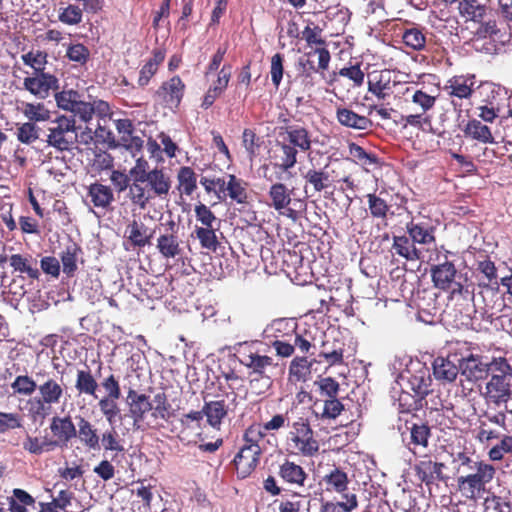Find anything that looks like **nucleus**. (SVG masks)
Wrapping results in <instances>:
<instances>
[{
  "label": "nucleus",
  "instance_id": "nucleus-1",
  "mask_svg": "<svg viewBox=\"0 0 512 512\" xmlns=\"http://www.w3.org/2000/svg\"><path fill=\"white\" fill-rule=\"evenodd\" d=\"M481 392L486 404L499 407L512 399V365L505 357H493L492 372Z\"/></svg>",
  "mask_w": 512,
  "mask_h": 512
},
{
  "label": "nucleus",
  "instance_id": "nucleus-2",
  "mask_svg": "<svg viewBox=\"0 0 512 512\" xmlns=\"http://www.w3.org/2000/svg\"><path fill=\"white\" fill-rule=\"evenodd\" d=\"M136 189L134 184L130 185L128 198L131 203L145 210L151 200L156 197L165 199L171 189V178L163 168H154L151 172L137 182Z\"/></svg>",
  "mask_w": 512,
  "mask_h": 512
},
{
  "label": "nucleus",
  "instance_id": "nucleus-3",
  "mask_svg": "<svg viewBox=\"0 0 512 512\" xmlns=\"http://www.w3.org/2000/svg\"><path fill=\"white\" fill-rule=\"evenodd\" d=\"M287 450L296 456L312 458L320 450V443L311 428L309 421L305 418H298L293 422L291 430L286 438Z\"/></svg>",
  "mask_w": 512,
  "mask_h": 512
},
{
  "label": "nucleus",
  "instance_id": "nucleus-4",
  "mask_svg": "<svg viewBox=\"0 0 512 512\" xmlns=\"http://www.w3.org/2000/svg\"><path fill=\"white\" fill-rule=\"evenodd\" d=\"M46 143L59 152H70L77 147L78 131L74 117L58 116L50 121Z\"/></svg>",
  "mask_w": 512,
  "mask_h": 512
},
{
  "label": "nucleus",
  "instance_id": "nucleus-5",
  "mask_svg": "<svg viewBox=\"0 0 512 512\" xmlns=\"http://www.w3.org/2000/svg\"><path fill=\"white\" fill-rule=\"evenodd\" d=\"M234 349L240 364L249 370V375L263 378L269 368L277 366L274 359L265 354V349L259 341L240 342Z\"/></svg>",
  "mask_w": 512,
  "mask_h": 512
},
{
  "label": "nucleus",
  "instance_id": "nucleus-6",
  "mask_svg": "<svg viewBox=\"0 0 512 512\" xmlns=\"http://www.w3.org/2000/svg\"><path fill=\"white\" fill-rule=\"evenodd\" d=\"M496 473L493 465L486 462L479 463L475 470H471L457 478L458 489L467 499L481 498L486 491V485L492 481Z\"/></svg>",
  "mask_w": 512,
  "mask_h": 512
},
{
  "label": "nucleus",
  "instance_id": "nucleus-7",
  "mask_svg": "<svg viewBox=\"0 0 512 512\" xmlns=\"http://www.w3.org/2000/svg\"><path fill=\"white\" fill-rule=\"evenodd\" d=\"M293 191L285 184L276 182L270 186L268 196L270 207L295 221L305 212L307 204L304 199L292 198Z\"/></svg>",
  "mask_w": 512,
  "mask_h": 512
},
{
  "label": "nucleus",
  "instance_id": "nucleus-8",
  "mask_svg": "<svg viewBox=\"0 0 512 512\" xmlns=\"http://www.w3.org/2000/svg\"><path fill=\"white\" fill-rule=\"evenodd\" d=\"M460 373L469 382H479L488 378L492 372L493 358L489 363L483 362V357L471 352L466 343L462 344L458 349Z\"/></svg>",
  "mask_w": 512,
  "mask_h": 512
},
{
  "label": "nucleus",
  "instance_id": "nucleus-9",
  "mask_svg": "<svg viewBox=\"0 0 512 512\" xmlns=\"http://www.w3.org/2000/svg\"><path fill=\"white\" fill-rule=\"evenodd\" d=\"M322 33V28L308 20L307 25L301 32V38L305 40L307 46L311 49L306 55L311 56L312 54H317L318 68L325 71L329 67L331 55L327 49V42Z\"/></svg>",
  "mask_w": 512,
  "mask_h": 512
},
{
  "label": "nucleus",
  "instance_id": "nucleus-10",
  "mask_svg": "<svg viewBox=\"0 0 512 512\" xmlns=\"http://www.w3.org/2000/svg\"><path fill=\"white\" fill-rule=\"evenodd\" d=\"M457 270L455 265L450 261L435 265L431 269L432 281L436 288L441 290H451V297L455 295H462L464 292L468 293V289L455 281Z\"/></svg>",
  "mask_w": 512,
  "mask_h": 512
},
{
  "label": "nucleus",
  "instance_id": "nucleus-11",
  "mask_svg": "<svg viewBox=\"0 0 512 512\" xmlns=\"http://www.w3.org/2000/svg\"><path fill=\"white\" fill-rule=\"evenodd\" d=\"M23 87L37 99L44 100L59 89L58 78L48 72L33 73L25 77Z\"/></svg>",
  "mask_w": 512,
  "mask_h": 512
},
{
  "label": "nucleus",
  "instance_id": "nucleus-12",
  "mask_svg": "<svg viewBox=\"0 0 512 512\" xmlns=\"http://www.w3.org/2000/svg\"><path fill=\"white\" fill-rule=\"evenodd\" d=\"M186 85L178 75H174L167 81H164L160 87L156 90L155 96L160 102L171 110L178 109L184 93Z\"/></svg>",
  "mask_w": 512,
  "mask_h": 512
},
{
  "label": "nucleus",
  "instance_id": "nucleus-13",
  "mask_svg": "<svg viewBox=\"0 0 512 512\" xmlns=\"http://www.w3.org/2000/svg\"><path fill=\"white\" fill-rule=\"evenodd\" d=\"M156 248L163 258H176L182 254L181 240L178 235V227L173 220L167 223L164 232L157 238Z\"/></svg>",
  "mask_w": 512,
  "mask_h": 512
},
{
  "label": "nucleus",
  "instance_id": "nucleus-14",
  "mask_svg": "<svg viewBox=\"0 0 512 512\" xmlns=\"http://www.w3.org/2000/svg\"><path fill=\"white\" fill-rule=\"evenodd\" d=\"M458 353H449L446 357L438 356L432 363V374L440 384L453 383L460 373Z\"/></svg>",
  "mask_w": 512,
  "mask_h": 512
},
{
  "label": "nucleus",
  "instance_id": "nucleus-15",
  "mask_svg": "<svg viewBox=\"0 0 512 512\" xmlns=\"http://www.w3.org/2000/svg\"><path fill=\"white\" fill-rule=\"evenodd\" d=\"M409 383L411 389L415 392L418 399H414L412 397L413 402L406 406V404L403 401H406V398L411 396L409 394L401 396L399 398L401 412H411L412 410H417L420 406V401L430 391L431 379L427 372L424 370H420L417 373L411 375V377L409 378Z\"/></svg>",
  "mask_w": 512,
  "mask_h": 512
},
{
  "label": "nucleus",
  "instance_id": "nucleus-16",
  "mask_svg": "<svg viewBox=\"0 0 512 512\" xmlns=\"http://www.w3.org/2000/svg\"><path fill=\"white\" fill-rule=\"evenodd\" d=\"M475 90V75H455L447 80L444 91L452 98L451 104L457 107L456 99H469Z\"/></svg>",
  "mask_w": 512,
  "mask_h": 512
},
{
  "label": "nucleus",
  "instance_id": "nucleus-17",
  "mask_svg": "<svg viewBox=\"0 0 512 512\" xmlns=\"http://www.w3.org/2000/svg\"><path fill=\"white\" fill-rule=\"evenodd\" d=\"M50 431L53 435L54 449L67 447L68 443L77 436L76 426L69 415L54 416L50 422Z\"/></svg>",
  "mask_w": 512,
  "mask_h": 512
},
{
  "label": "nucleus",
  "instance_id": "nucleus-18",
  "mask_svg": "<svg viewBox=\"0 0 512 512\" xmlns=\"http://www.w3.org/2000/svg\"><path fill=\"white\" fill-rule=\"evenodd\" d=\"M368 92L378 100H385L393 93L396 82L392 80V73L388 69L374 71L368 75Z\"/></svg>",
  "mask_w": 512,
  "mask_h": 512
},
{
  "label": "nucleus",
  "instance_id": "nucleus-19",
  "mask_svg": "<svg viewBox=\"0 0 512 512\" xmlns=\"http://www.w3.org/2000/svg\"><path fill=\"white\" fill-rule=\"evenodd\" d=\"M262 449L241 447L233 459L237 477L245 479L252 474L259 464Z\"/></svg>",
  "mask_w": 512,
  "mask_h": 512
},
{
  "label": "nucleus",
  "instance_id": "nucleus-20",
  "mask_svg": "<svg viewBox=\"0 0 512 512\" xmlns=\"http://www.w3.org/2000/svg\"><path fill=\"white\" fill-rule=\"evenodd\" d=\"M37 378L43 379V382L38 385L39 397L48 402L51 406L59 404L65 395V386L63 383L50 378L49 373L46 371H39L36 373Z\"/></svg>",
  "mask_w": 512,
  "mask_h": 512
},
{
  "label": "nucleus",
  "instance_id": "nucleus-21",
  "mask_svg": "<svg viewBox=\"0 0 512 512\" xmlns=\"http://www.w3.org/2000/svg\"><path fill=\"white\" fill-rule=\"evenodd\" d=\"M127 404L129 407V416L133 420V425H139L142 423L146 414L153 408L149 396L144 393H138L133 388H130L127 392Z\"/></svg>",
  "mask_w": 512,
  "mask_h": 512
},
{
  "label": "nucleus",
  "instance_id": "nucleus-22",
  "mask_svg": "<svg viewBox=\"0 0 512 512\" xmlns=\"http://www.w3.org/2000/svg\"><path fill=\"white\" fill-rule=\"evenodd\" d=\"M494 284L496 287H492L491 284H479L481 288L479 296L483 302V307L481 308L490 317L501 312L505 306L504 296L499 291L498 282L495 281Z\"/></svg>",
  "mask_w": 512,
  "mask_h": 512
},
{
  "label": "nucleus",
  "instance_id": "nucleus-23",
  "mask_svg": "<svg viewBox=\"0 0 512 512\" xmlns=\"http://www.w3.org/2000/svg\"><path fill=\"white\" fill-rule=\"evenodd\" d=\"M408 236L417 245H432L436 242L435 227L428 221L411 219L406 223Z\"/></svg>",
  "mask_w": 512,
  "mask_h": 512
},
{
  "label": "nucleus",
  "instance_id": "nucleus-24",
  "mask_svg": "<svg viewBox=\"0 0 512 512\" xmlns=\"http://www.w3.org/2000/svg\"><path fill=\"white\" fill-rule=\"evenodd\" d=\"M445 464L441 462H434L428 456L421 459L415 466V471L418 478L426 485L434 484L436 481H443V469Z\"/></svg>",
  "mask_w": 512,
  "mask_h": 512
},
{
  "label": "nucleus",
  "instance_id": "nucleus-25",
  "mask_svg": "<svg viewBox=\"0 0 512 512\" xmlns=\"http://www.w3.org/2000/svg\"><path fill=\"white\" fill-rule=\"evenodd\" d=\"M278 476L284 483L298 488L304 487L308 479V473L304 468L289 459H285L279 465Z\"/></svg>",
  "mask_w": 512,
  "mask_h": 512
},
{
  "label": "nucleus",
  "instance_id": "nucleus-26",
  "mask_svg": "<svg viewBox=\"0 0 512 512\" xmlns=\"http://www.w3.org/2000/svg\"><path fill=\"white\" fill-rule=\"evenodd\" d=\"M281 130L286 134L284 140L293 145L295 149L301 152L311 150L312 135L306 127L301 125H286L281 127Z\"/></svg>",
  "mask_w": 512,
  "mask_h": 512
},
{
  "label": "nucleus",
  "instance_id": "nucleus-27",
  "mask_svg": "<svg viewBox=\"0 0 512 512\" xmlns=\"http://www.w3.org/2000/svg\"><path fill=\"white\" fill-rule=\"evenodd\" d=\"M336 119L340 125L353 130H368L373 126L372 120L368 117L342 106L336 109Z\"/></svg>",
  "mask_w": 512,
  "mask_h": 512
},
{
  "label": "nucleus",
  "instance_id": "nucleus-28",
  "mask_svg": "<svg viewBox=\"0 0 512 512\" xmlns=\"http://www.w3.org/2000/svg\"><path fill=\"white\" fill-rule=\"evenodd\" d=\"M77 421V436L80 442L89 450H96L100 448V437L94 425L85 417L76 416Z\"/></svg>",
  "mask_w": 512,
  "mask_h": 512
},
{
  "label": "nucleus",
  "instance_id": "nucleus-29",
  "mask_svg": "<svg viewBox=\"0 0 512 512\" xmlns=\"http://www.w3.org/2000/svg\"><path fill=\"white\" fill-rule=\"evenodd\" d=\"M248 183L234 174L227 175L226 185V199L229 198L231 202L240 205H247L249 203Z\"/></svg>",
  "mask_w": 512,
  "mask_h": 512
},
{
  "label": "nucleus",
  "instance_id": "nucleus-30",
  "mask_svg": "<svg viewBox=\"0 0 512 512\" xmlns=\"http://www.w3.org/2000/svg\"><path fill=\"white\" fill-rule=\"evenodd\" d=\"M322 481L325 490L329 493L347 494L349 478L347 473L340 467H334L329 473L323 476Z\"/></svg>",
  "mask_w": 512,
  "mask_h": 512
},
{
  "label": "nucleus",
  "instance_id": "nucleus-31",
  "mask_svg": "<svg viewBox=\"0 0 512 512\" xmlns=\"http://www.w3.org/2000/svg\"><path fill=\"white\" fill-rule=\"evenodd\" d=\"M125 237L133 247H145L151 243L152 233L141 221H131L125 230Z\"/></svg>",
  "mask_w": 512,
  "mask_h": 512
},
{
  "label": "nucleus",
  "instance_id": "nucleus-32",
  "mask_svg": "<svg viewBox=\"0 0 512 512\" xmlns=\"http://www.w3.org/2000/svg\"><path fill=\"white\" fill-rule=\"evenodd\" d=\"M17 110L33 123L45 122L50 119V111L42 102L17 101Z\"/></svg>",
  "mask_w": 512,
  "mask_h": 512
},
{
  "label": "nucleus",
  "instance_id": "nucleus-33",
  "mask_svg": "<svg viewBox=\"0 0 512 512\" xmlns=\"http://www.w3.org/2000/svg\"><path fill=\"white\" fill-rule=\"evenodd\" d=\"M203 413L207 423L216 430H220L224 418L228 415V405L225 400H214L205 402Z\"/></svg>",
  "mask_w": 512,
  "mask_h": 512
},
{
  "label": "nucleus",
  "instance_id": "nucleus-34",
  "mask_svg": "<svg viewBox=\"0 0 512 512\" xmlns=\"http://www.w3.org/2000/svg\"><path fill=\"white\" fill-rule=\"evenodd\" d=\"M392 249L395 254L403 257L407 261H417L422 258V252L416 247V244L409 236H393Z\"/></svg>",
  "mask_w": 512,
  "mask_h": 512
},
{
  "label": "nucleus",
  "instance_id": "nucleus-35",
  "mask_svg": "<svg viewBox=\"0 0 512 512\" xmlns=\"http://www.w3.org/2000/svg\"><path fill=\"white\" fill-rule=\"evenodd\" d=\"M82 253V248L75 242H71L60 252L62 270L68 278L75 276L78 270L77 261Z\"/></svg>",
  "mask_w": 512,
  "mask_h": 512
},
{
  "label": "nucleus",
  "instance_id": "nucleus-36",
  "mask_svg": "<svg viewBox=\"0 0 512 512\" xmlns=\"http://www.w3.org/2000/svg\"><path fill=\"white\" fill-rule=\"evenodd\" d=\"M88 197L95 207L101 209H108L115 200L111 187L98 182L89 185Z\"/></svg>",
  "mask_w": 512,
  "mask_h": 512
},
{
  "label": "nucleus",
  "instance_id": "nucleus-37",
  "mask_svg": "<svg viewBox=\"0 0 512 512\" xmlns=\"http://www.w3.org/2000/svg\"><path fill=\"white\" fill-rule=\"evenodd\" d=\"M98 388L99 384L88 367H86V369L77 370L75 389L79 395H87L97 398Z\"/></svg>",
  "mask_w": 512,
  "mask_h": 512
},
{
  "label": "nucleus",
  "instance_id": "nucleus-38",
  "mask_svg": "<svg viewBox=\"0 0 512 512\" xmlns=\"http://www.w3.org/2000/svg\"><path fill=\"white\" fill-rule=\"evenodd\" d=\"M9 262L15 272L24 273L30 279L36 280L40 276L37 260L31 255L13 254L9 257Z\"/></svg>",
  "mask_w": 512,
  "mask_h": 512
},
{
  "label": "nucleus",
  "instance_id": "nucleus-39",
  "mask_svg": "<svg viewBox=\"0 0 512 512\" xmlns=\"http://www.w3.org/2000/svg\"><path fill=\"white\" fill-rule=\"evenodd\" d=\"M463 133L466 138H470L480 143H494V137L491 129L477 119L469 120L463 128Z\"/></svg>",
  "mask_w": 512,
  "mask_h": 512
},
{
  "label": "nucleus",
  "instance_id": "nucleus-40",
  "mask_svg": "<svg viewBox=\"0 0 512 512\" xmlns=\"http://www.w3.org/2000/svg\"><path fill=\"white\" fill-rule=\"evenodd\" d=\"M319 357L329 364V366L342 365L344 363V344L337 339L324 340Z\"/></svg>",
  "mask_w": 512,
  "mask_h": 512
},
{
  "label": "nucleus",
  "instance_id": "nucleus-41",
  "mask_svg": "<svg viewBox=\"0 0 512 512\" xmlns=\"http://www.w3.org/2000/svg\"><path fill=\"white\" fill-rule=\"evenodd\" d=\"M276 146L279 148L280 154L275 155L277 161L274 163V167L279 168L282 172H287L296 165L298 150L287 141L277 142Z\"/></svg>",
  "mask_w": 512,
  "mask_h": 512
},
{
  "label": "nucleus",
  "instance_id": "nucleus-42",
  "mask_svg": "<svg viewBox=\"0 0 512 512\" xmlns=\"http://www.w3.org/2000/svg\"><path fill=\"white\" fill-rule=\"evenodd\" d=\"M315 360L309 361L307 357H295L289 365V379L296 382H305L311 376L312 366Z\"/></svg>",
  "mask_w": 512,
  "mask_h": 512
},
{
  "label": "nucleus",
  "instance_id": "nucleus-43",
  "mask_svg": "<svg viewBox=\"0 0 512 512\" xmlns=\"http://www.w3.org/2000/svg\"><path fill=\"white\" fill-rule=\"evenodd\" d=\"M458 10L466 21L481 22L486 14V6L478 0H460Z\"/></svg>",
  "mask_w": 512,
  "mask_h": 512
},
{
  "label": "nucleus",
  "instance_id": "nucleus-44",
  "mask_svg": "<svg viewBox=\"0 0 512 512\" xmlns=\"http://www.w3.org/2000/svg\"><path fill=\"white\" fill-rule=\"evenodd\" d=\"M345 501H322L320 512H352L358 507V498L355 493L343 495Z\"/></svg>",
  "mask_w": 512,
  "mask_h": 512
},
{
  "label": "nucleus",
  "instance_id": "nucleus-45",
  "mask_svg": "<svg viewBox=\"0 0 512 512\" xmlns=\"http://www.w3.org/2000/svg\"><path fill=\"white\" fill-rule=\"evenodd\" d=\"M305 180V190L307 191L308 185H311L314 192H321L330 187V176L324 169H308L303 175Z\"/></svg>",
  "mask_w": 512,
  "mask_h": 512
},
{
  "label": "nucleus",
  "instance_id": "nucleus-46",
  "mask_svg": "<svg viewBox=\"0 0 512 512\" xmlns=\"http://www.w3.org/2000/svg\"><path fill=\"white\" fill-rule=\"evenodd\" d=\"M404 45L414 51L424 50L426 47V34L424 28L412 26L404 29L402 33Z\"/></svg>",
  "mask_w": 512,
  "mask_h": 512
},
{
  "label": "nucleus",
  "instance_id": "nucleus-47",
  "mask_svg": "<svg viewBox=\"0 0 512 512\" xmlns=\"http://www.w3.org/2000/svg\"><path fill=\"white\" fill-rule=\"evenodd\" d=\"M220 226L216 227H195V235L199 240L200 246L203 249H206L211 252H216L218 247L220 246V242L218 241L216 232L219 230Z\"/></svg>",
  "mask_w": 512,
  "mask_h": 512
},
{
  "label": "nucleus",
  "instance_id": "nucleus-48",
  "mask_svg": "<svg viewBox=\"0 0 512 512\" xmlns=\"http://www.w3.org/2000/svg\"><path fill=\"white\" fill-rule=\"evenodd\" d=\"M178 190L187 196H190L197 188V175L189 166H183L177 174Z\"/></svg>",
  "mask_w": 512,
  "mask_h": 512
},
{
  "label": "nucleus",
  "instance_id": "nucleus-49",
  "mask_svg": "<svg viewBox=\"0 0 512 512\" xmlns=\"http://www.w3.org/2000/svg\"><path fill=\"white\" fill-rule=\"evenodd\" d=\"M153 402L155 403V406L152 408V417L168 422L174 415V412L166 393L158 392L155 394Z\"/></svg>",
  "mask_w": 512,
  "mask_h": 512
},
{
  "label": "nucleus",
  "instance_id": "nucleus-50",
  "mask_svg": "<svg viewBox=\"0 0 512 512\" xmlns=\"http://www.w3.org/2000/svg\"><path fill=\"white\" fill-rule=\"evenodd\" d=\"M54 442L47 437L39 438L27 435L23 442V449L33 455H41L44 452L54 450Z\"/></svg>",
  "mask_w": 512,
  "mask_h": 512
},
{
  "label": "nucleus",
  "instance_id": "nucleus-51",
  "mask_svg": "<svg viewBox=\"0 0 512 512\" xmlns=\"http://www.w3.org/2000/svg\"><path fill=\"white\" fill-rule=\"evenodd\" d=\"M363 63L360 61L349 62L347 66H344L338 71V75L349 79L354 87H361L365 81V72L362 69Z\"/></svg>",
  "mask_w": 512,
  "mask_h": 512
},
{
  "label": "nucleus",
  "instance_id": "nucleus-52",
  "mask_svg": "<svg viewBox=\"0 0 512 512\" xmlns=\"http://www.w3.org/2000/svg\"><path fill=\"white\" fill-rule=\"evenodd\" d=\"M319 71L318 66L316 67L313 61L309 59L300 58L298 61V74L297 78L301 80V83L305 88H312L315 85L314 75ZM320 71H322L320 69Z\"/></svg>",
  "mask_w": 512,
  "mask_h": 512
},
{
  "label": "nucleus",
  "instance_id": "nucleus-53",
  "mask_svg": "<svg viewBox=\"0 0 512 512\" xmlns=\"http://www.w3.org/2000/svg\"><path fill=\"white\" fill-rule=\"evenodd\" d=\"M368 209L373 218L385 220L390 211V205L387 201L375 193L366 195Z\"/></svg>",
  "mask_w": 512,
  "mask_h": 512
},
{
  "label": "nucleus",
  "instance_id": "nucleus-54",
  "mask_svg": "<svg viewBox=\"0 0 512 512\" xmlns=\"http://www.w3.org/2000/svg\"><path fill=\"white\" fill-rule=\"evenodd\" d=\"M28 413L34 421H43L51 414L52 406L39 396L28 400Z\"/></svg>",
  "mask_w": 512,
  "mask_h": 512
},
{
  "label": "nucleus",
  "instance_id": "nucleus-55",
  "mask_svg": "<svg viewBox=\"0 0 512 512\" xmlns=\"http://www.w3.org/2000/svg\"><path fill=\"white\" fill-rule=\"evenodd\" d=\"M83 11L79 5L68 4L64 8L59 9L58 20L66 25H79L83 19Z\"/></svg>",
  "mask_w": 512,
  "mask_h": 512
},
{
  "label": "nucleus",
  "instance_id": "nucleus-56",
  "mask_svg": "<svg viewBox=\"0 0 512 512\" xmlns=\"http://www.w3.org/2000/svg\"><path fill=\"white\" fill-rule=\"evenodd\" d=\"M100 441H101L103 450L115 452V456L118 453L125 452L123 440L120 439L119 434L115 430V428H111L110 430L105 431L102 434Z\"/></svg>",
  "mask_w": 512,
  "mask_h": 512
},
{
  "label": "nucleus",
  "instance_id": "nucleus-57",
  "mask_svg": "<svg viewBox=\"0 0 512 512\" xmlns=\"http://www.w3.org/2000/svg\"><path fill=\"white\" fill-rule=\"evenodd\" d=\"M196 221L201 224L200 227H216L220 226V220L216 217L214 212L202 202H199L194 207Z\"/></svg>",
  "mask_w": 512,
  "mask_h": 512
},
{
  "label": "nucleus",
  "instance_id": "nucleus-58",
  "mask_svg": "<svg viewBox=\"0 0 512 512\" xmlns=\"http://www.w3.org/2000/svg\"><path fill=\"white\" fill-rule=\"evenodd\" d=\"M14 394L31 396L38 388L36 381L28 375H18L11 383Z\"/></svg>",
  "mask_w": 512,
  "mask_h": 512
},
{
  "label": "nucleus",
  "instance_id": "nucleus-59",
  "mask_svg": "<svg viewBox=\"0 0 512 512\" xmlns=\"http://www.w3.org/2000/svg\"><path fill=\"white\" fill-rule=\"evenodd\" d=\"M242 145L252 161L259 154L261 139L253 129L246 128L242 133Z\"/></svg>",
  "mask_w": 512,
  "mask_h": 512
},
{
  "label": "nucleus",
  "instance_id": "nucleus-60",
  "mask_svg": "<svg viewBox=\"0 0 512 512\" xmlns=\"http://www.w3.org/2000/svg\"><path fill=\"white\" fill-rule=\"evenodd\" d=\"M411 102L416 106L415 111L427 115V112L434 108L436 97L417 89L412 94Z\"/></svg>",
  "mask_w": 512,
  "mask_h": 512
},
{
  "label": "nucleus",
  "instance_id": "nucleus-61",
  "mask_svg": "<svg viewBox=\"0 0 512 512\" xmlns=\"http://www.w3.org/2000/svg\"><path fill=\"white\" fill-rule=\"evenodd\" d=\"M348 152L354 161L361 165H377L379 162L375 154L366 152L363 147L354 142L349 143Z\"/></svg>",
  "mask_w": 512,
  "mask_h": 512
},
{
  "label": "nucleus",
  "instance_id": "nucleus-62",
  "mask_svg": "<svg viewBox=\"0 0 512 512\" xmlns=\"http://www.w3.org/2000/svg\"><path fill=\"white\" fill-rule=\"evenodd\" d=\"M296 324L292 326L285 319L274 320L266 329L265 333L267 337H273L274 340L283 339L289 335V332H295Z\"/></svg>",
  "mask_w": 512,
  "mask_h": 512
},
{
  "label": "nucleus",
  "instance_id": "nucleus-63",
  "mask_svg": "<svg viewBox=\"0 0 512 512\" xmlns=\"http://www.w3.org/2000/svg\"><path fill=\"white\" fill-rule=\"evenodd\" d=\"M120 398L104 396L99 402L98 406L105 419L112 424L120 413V408L117 401Z\"/></svg>",
  "mask_w": 512,
  "mask_h": 512
},
{
  "label": "nucleus",
  "instance_id": "nucleus-64",
  "mask_svg": "<svg viewBox=\"0 0 512 512\" xmlns=\"http://www.w3.org/2000/svg\"><path fill=\"white\" fill-rule=\"evenodd\" d=\"M40 128L36 123L25 122L17 127V139L23 144H32L39 139Z\"/></svg>",
  "mask_w": 512,
  "mask_h": 512
}]
</instances>
